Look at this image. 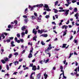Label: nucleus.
I'll use <instances>...</instances> for the list:
<instances>
[{
	"label": "nucleus",
	"instance_id": "nucleus-59",
	"mask_svg": "<svg viewBox=\"0 0 79 79\" xmlns=\"http://www.w3.org/2000/svg\"><path fill=\"white\" fill-rule=\"evenodd\" d=\"M25 53V50H23V51H22V54H23Z\"/></svg>",
	"mask_w": 79,
	"mask_h": 79
},
{
	"label": "nucleus",
	"instance_id": "nucleus-55",
	"mask_svg": "<svg viewBox=\"0 0 79 79\" xmlns=\"http://www.w3.org/2000/svg\"><path fill=\"white\" fill-rule=\"evenodd\" d=\"M74 43L76 44V43H77V40H74Z\"/></svg>",
	"mask_w": 79,
	"mask_h": 79
},
{
	"label": "nucleus",
	"instance_id": "nucleus-14",
	"mask_svg": "<svg viewBox=\"0 0 79 79\" xmlns=\"http://www.w3.org/2000/svg\"><path fill=\"white\" fill-rule=\"evenodd\" d=\"M36 39H37V35H35V37H33V40H35V41H37V40H36Z\"/></svg>",
	"mask_w": 79,
	"mask_h": 79
},
{
	"label": "nucleus",
	"instance_id": "nucleus-6",
	"mask_svg": "<svg viewBox=\"0 0 79 79\" xmlns=\"http://www.w3.org/2000/svg\"><path fill=\"white\" fill-rule=\"evenodd\" d=\"M29 7L31 8V9H30L31 11H33V10H34V8H35V7H34V6L33 7H32L31 5L29 6Z\"/></svg>",
	"mask_w": 79,
	"mask_h": 79
},
{
	"label": "nucleus",
	"instance_id": "nucleus-62",
	"mask_svg": "<svg viewBox=\"0 0 79 79\" xmlns=\"http://www.w3.org/2000/svg\"><path fill=\"white\" fill-rule=\"evenodd\" d=\"M16 42H17V43H20V40H17Z\"/></svg>",
	"mask_w": 79,
	"mask_h": 79
},
{
	"label": "nucleus",
	"instance_id": "nucleus-36",
	"mask_svg": "<svg viewBox=\"0 0 79 79\" xmlns=\"http://www.w3.org/2000/svg\"><path fill=\"white\" fill-rule=\"evenodd\" d=\"M48 54L49 55V57H50V56H51V54L50 53H48L46 54V55H48Z\"/></svg>",
	"mask_w": 79,
	"mask_h": 79
},
{
	"label": "nucleus",
	"instance_id": "nucleus-29",
	"mask_svg": "<svg viewBox=\"0 0 79 79\" xmlns=\"http://www.w3.org/2000/svg\"><path fill=\"white\" fill-rule=\"evenodd\" d=\"M46 11H51V10L50 9H49V8L46 9Z\"/></svg>",
	"mask_w": 79,
	"mask_h": 79
},
{
	"label": "nucleus",
	"instance_id": "nucleus-9",
	"mask_svg": "<svg viewBox=\"0 0 79 79\" xmlns=\"http://www.w3.org/2000/svg\"><path fill=\"white\" fill-rule=\"evenodd\" d=\"M66 32H68V31L67 30H65L64 31V33L63 34V36H64V35H65L67 34V33Z\"/></svg>",
	"mask_w": 79,
	"mask_h": 79
},
{
	"label": "nucleus",
	"instance_id": "nucleus-24",
	"mask_svg": "<svg viewBox=\"0 0 79 79\" xmlns=\"http://www.w3.org/2000/svg\"><path fill=\"white\" fill-rule=\"evenodd\" d=\"M41 44H42V45H45V43H44V41H42L41 42Z\"/></svg>",
	"mask_w": 79,
	"mask_h": 79
},
{
	"label": "nucleus",
	"instance_id": "nucleus-45",
	"mask_svg": "<svg viewBox=\"0 0 79 79\" xmlns=\"http://www.w3.org/2000/svg\"><path fill=\"white\" fill-rule=\"evenodd\" d=\"M9 40H13V38H14L13 37H9Z\"/></svg>",
	"mask_w": 79,
	"mask_h": 79
},
{
	"label": "nucleus",
	"instance_id": "nucleus-21",
	"mask_svg": "<svg viewBox=\"0 0 79 79\" xmlns=\"http://www.w3.org/2000/svg\"><path fill=\"white\" fill-rule=\"evenodd\" d=\"M5 61H8V58L7 57L4 58Z\"/></svg>",
	"mask_w": 79,
	"mask_h": 79
},
{
	"label": "nucleus",
	"instance_id": "nucleus-12",
	"mask_svg": "<svg viewBox=\"0 0 79 79\" xmlns=\"http://www.w3.org/2000/svg\"><path fill=\"white\" fill-rule=\"evenodd\" d=\"M13 63H14L15 65L16 66V64H19V62H18V61L14 62Z\"/></svg>",
	"mask_w": 79,
	"mask_h": 79
},
{
	"label": "nucleus",
	"instance_id": "nucleus-49",
	"mask_svg": "<svg viewBox=\"0 0 79 79\" xmlns=\"http://www.w3.org/2000/svg\"><path fill=\"white\" fill-rule=\"evenodd\" d=\"M17 73H18L17 72H14L13 74V75H16V74H17Z\"/></svg>",
	"mask_w": 79,
	"mask_h": 79
},
{
	"label": "nucleus",
	"instance_id": "nucleus-44",
	"mask_svg": "<svg viewBox=\"0 0 79 79\" xmlns=\"http://www.w3.org/2000/svg\"><path fill=\"white\" fill-rule=\"evenodd\" d=\"M34 15L35 16H36V17H37V16H38L37 15V14L35 13H34Z\"/></svg>",
	"mask_w": 79,
	"mask_h": 79
},
{
	"label": "nucleus",
	"instance_id": "nucleus-40",
	"mask_svg": "<svg viewBox=\"0 0 79 79\" xmlns=\"http://www.w3.org/2000/svg\"><path fill=\"white\" fill-rule=\"evenodd\" d=\"M14 55H18V52H15L14 54Z\"/></svg>",
	"mask_w": 79,
	"mask_h": 79
},
{
	"label": "nucleus",
	"instance_id": "nucleus-51",
	"mask_svg": "<svg viewBox=\"0 0 79 79\" xmlns=\"http://www.w3.org/2000/svg\"><path fill=\"white\" fill-rule=\"evenodd\" d=\"M3 34H4L5 35H8V34L6 32L3 33Z\"/></svg>",
	"mask_w": 79,
	"mask_h": 79
},
{
	"label": "nucleus",
	"instance_id": "nucleus-47",
	"mask_svg": "<svg viewBox=\"0 0 79 79\" xmlns=\"http://www.w3.org/2000/svg\"><path fill=\"white\" fill-rule=\"evenodd\" d=\"M22 34V36L23 37V35H24L25 34L24 33V32H22L21 33Z\"/></svg>",
	"mask_w": 79,
	"mask_h": 79
},
{
	"label": "nucleus",
	"instance_id": "nucleus-41",
	"mask_svg": "<svg viewBox=\"0 0 79 79\" xmlns=\"http://www.w3.org/2000/svg\"><path fill=\"white\" fill-rule=\"evenodd\" d=\"M17 37H20V34H17Z\"/></svg>",
	"mask_w": 79,
	"mask_h": 79
},
{
	"label": "nucleus",
	"instance_id": "nucleus-43",
	"mask_svg": "<svg viewBox=\"0 0 79 79\" xmlns=\"http://www.w3.org/2000/svg\"><path fill=\"white\" fill-rule=\"evenodd\" d=\"M8 27L9 29H10L11 28V25H9L8 26Z\"/></svg>",
	"mask_w": 79,
	"mask_h": 79
},
{
	"label": "nucleus",
	"instance_id": "nucleus-35",
	"mask_svg": "<svg viewBox=\"0 0 79 79\" xmlns=\"http://www.w3.org/2000/svg\"><path fill=\"white\" fill-rule=\"evenodd\" d=\"M58 1H56L55 3V5L56 6V5H57V4H58Z\"/></svg>",
	"mask_w": 79,
	"mask_h": 79
},
{
	"label": "nucleus",
	"instance_id": "nucleus-64",
	"mask_svg": "<svg viewBox=\"0 0 79 79\" xmlns=\"http://www.w3.org/2000/svg\"><path fill=\"white\" fill-rule=\"evenodd\" d=\"M65 5H66V6L67 7H68V6H69V4H65Z\"/></svg>",
	"mask_w": 79,
	"mask_h": 79
},
{
	"label": "nucleus",
	"instance_id": "nucleus-20",
	"mask_svg": "<svg viewBox=\"0 0 79 79\" xmlns=\"http://www.w3.org/2000/svg\"><path fill=\"white\" fill-rule=\"evenodd\" d=\"M74 12H77V8H75L74 9Z\"/></svg>",
	"mask_w": 79,
	"mask_h": 79
},
{
	"label": "nucleus",
	"instance_id": "nucleus-27",
	"mask_svg": "<svg viewBox=\"0 0 79 79\" xmlns=\"http://www.w3.org/2000/svg\"><path fill=\"white\" fill-rule=\"evenodd\" d=\"M1 62L3 64H5V61L4 60H2L1 61Z\"/></svg>",
	"mask_w": 79,
	"mask_h": 79
},
{
	"label": "nucleus",
	"instance_id": "nucleus-37",
	"mask_svg": "<svg viewBox=\"0 0 79 79\" xmlns=\"http://www.w3.org/2000/svg\"><path fill=\"white\" fill-rule=\"evenodd\" d=\"M24 21L27 23V21H28V20L27 19H24Z\"/></svg>",
	"mask_w": 79,
	"mask_h": 79
},
{
	"label": "nucleus",
	"instance_id": "nucleus-18",
	"mask_svg": "<svg viewBox=\"0 0 79 79\" xmlns=\"http://www.w3.org/2000/svg\"><path fill=\"white\" fill-rule=\"evenodd\" d=\"M31 19H36L34 15L31 16Z\"/></svg>",
	"mask_w": 79,
	"mask_h": 79
},
{
	"label": "nucleus",
	"instance_id": "nucleus-1",
	"mask_svg": "<svg viewBox=\"0 0 79 79\" xmlns=\"http://www.w3.org/2000/svg\"><path fill=\"white\" fill-rule=\"evenodd\" d=\"M43 32H46L47 31H45L44 30H38V33H39V34L40 33V34H42V33H43Z\"/></svg>",
	"mask_w": 79,
	"mask_h": 79
},
{
	"label": "nucleus",
	"instance_id": "nucleus-2",
	"mask_svg": "<svg viewBox=\"0 0 79 79\" xmlns=\"http://www.w3.org/2000/svg\"><path fill=\"white\" fill-rule=\"evenodd\" d=\"M44 6V4H42L37 5H34V7H42Z\"/></svg>",
	"mask_w": 79,
	"mask_h": 79
},
{
	"label": "nucleus",
	"instance_id": "nucleus-42",
	"mask_svg": "<svg viewBox=\"0 0 79 79\" xmlns=\"http://www.w3.org/2000/svg\"><path fill=\"white\" fill-rule=\"evenodd\" d=\"M52 48V47H48V50H51Z\"/></svg>",
	"mask_w": 79,
	"mask_h": 79
},
{
	"label": "nucleus",
	"instance_id": "nucleus-28",
	"mask_svg": "<svg viewBox=\"0 0 79 79\" xmlns=\"http://www.w3.org/2000/svg\"><path fill=\"white\" fill-rule=\"evenodd\" d=\"M57 12H58V10L55 9V10H54V13H57Z\"/></svg>",
	"mask_w": 79,
	"mask_h": 79
},
{
	"label": "nucleus",
	"instance_id": "nucleus-30",
	"mask_svg": "<svg viewBox=\"0 0 79 79\" xmlns=\"http://www.w3.org/2000/svg\"><path fill=\"white\" fill-rule=\"evenodd\" d=\"M10 40L9 39H7L6 40V42L7 43H8L9 42H10Z\"/></svg>",
	"mask_w": 79,
	"mask_h": 79
},
{
	"label": "nucleus",
	"instance_id": "nucleus-34",
	"mask_svg": "<svg viewBox=\"0 0 79 79\" xmlns=\"http://www.w3.org/2000/svg\"><path fill=\"white\" fill-rule=\"evenodd\" d=\"M46 18L48 19V18H50V15H47L45 16Z\"/></svg>",
	"mask_w": 79,
	"mask_h": 79
},
{
	"label": "nucleus",
	"instance_id": "nucleus-48",
	"mask_svg": "<svg viewBox=\"0 0 79 79\" xmlns=\"http://www.w3.org/2000/svg\"><path fill=\"white\" fill-rule=\"evenodd\" d=\"M77 2V1H76V0H73L72 1V3H75V2Z\"/></svg>",
	"mask_w": 79,
	"mask_h": 79
},
{
	"label": "nucleus",
	"instance_id": "nucleus-11",
	"mask_svg": "<svg viewBox=\"0 0 79 79\" xmlns=\"http://www.w3.org/2000/svg\"><path fill=\"white\" fill-rule=\"evenodd\" d=\"M77 67L76 69L74 70V71L76 72H74V74L75 75L77 74Z\"/></svg>",
	"mask_w": 79,
	"mask_h": 79
},
{
	"label": "nucleus",
	"instance_id": "nucleus-58",
	"mask_svg": "<svg viewBox=\"0 0 79 79\" xmlns=\"http://www.w3.org/2000/svg\"><path fill=\"white\" fill-rule=\"evenodd\" d=\"M20 42H23L24 41V40L23 39H21L20 40Z\"/></svg>",
	"mask_w": 79,
	"mask_h": 79
},
{
	"label": "nucleus",
	"instance_id": "nucleus-10",
	"mask_svg": "<svg viewBox=\"0 0 79 79\" xmlns=\"http://www.w3.org/2000/svg\"><path fill=\"white\" fill-rule=\"evenodd\" d=\"M44 5L43 6V7H44V8H49V7H48V5L44 4Z\"/></svg>",
	"mask_w": 79,
	"mask_h": 79
},
{
	"label": "nucleus",
	"instance_id": "nucleus-32",
	"mask_svg": "<svg viewBox=\"0 0 79 79\" xmlns=\"http://www.w3.org/2000/svg\"><path fill=\"white\" fill-rule=\"evenodd\" d=\"M7 70H8H8H9V66L8 65H6V67Z\"/></svg>",
	"mask_w": 79,
	"mask_h": 79
},
{
	"label": "nucleus",
	"instance_id": "nucleus-25",
	"mask_svg": "<svg viewBox=\"0 0 79 79\" xmlns=\"http://www.w3.org/2000/svg\"><path fill=\"white\" fill-rule=\"evenodd\" d=\"M14 23H15V25H16V24H18V21H17V20H15L14 21Z\"/></svg>",
	"mask_w": 79,
	"mask_h": 79
},
{
	"label": "nucleus",
	"instance_id": "nucleus-52",
	"mask_svg": "<svg viewBox=\"0 0 79 79\" xmlns=\"http://www.w3.org/2000/svg\"><path fill=\"white\" fill-rule=\"evenodd\" d=\"M39 26H37L36 27V30H38V29H39Z\"/></svg>",
	"mask_w": 79,
	"mask_h": 79
},
{
	"label": "nucleus",
	"instance_id": "nucleus-50",
	"mask_svg": "<svg viewBox=\"0 0 79 79\" xmlns=\"http://www.w3.org/2000/svg\"><path fill=\"white\" fill-rule=\"evenodd\" d=\"M30 67H33V64H30Z\"/></svg>",
	"mask_w": 79,
	"mask_h": 79
},
{
	"label": "nucleus",
	"instance_id": "nucleus-61",
	"mask_svg": "<svg viewBox=\"0 0 79 79\" xmlns=\"http://www.w3.org/2000/svg\"><path fill=\"white\" fill-rule=\"evenodd\" d=\"M27 33H28V31L27 30H26L25 32V34H27Z\"/></svg>",
	"mask_w": 79,
	"mask_h": 79
},
{
	"label": "nucleus",
	"instance_id": "nucleus-3",
	"mask_svg": "<svg viewBox=\"0 0 79 79\" xmlns=\"http://www.w3.org/2000/svg\"><path fill=\"white\" fill-rule=\"evenodd\" d=\"M63 74V77L64 79H66V77L64 76V71L62 73H61L60 75V77L59 78V79H60L61 78V76Z\"/></svg>",
	"mask_w": 79,
	"mask_h": 79
},
{
	"label": "nucleus",
	"instance_id": "nucleus-19",
	"mask_svg": "<svg viewBox=\"0 0 79 79\" xmlns=\"http://www.w3.org/2000/svg\"><path fill=\"white\" fill-rule=\"evenodd\" d=\"M24 29H26V27L24 26L23 27H22L21 28V30H22V31H24Z\"/></svg>",
	"mask_w": 79,
	"mask_h": 79
},
{
	"label": "nucleus",
	"instance_id": "nucleus-31",
	"mask_svg": "<svg viewBox=\"0 0 79 79\" xmlns=\"http://www.w3.org/2000/svg\"><path fill=\"white\" fill-rule=\"evenodd\" d=\"M48 61H49V59H47V60H46L45 63H48Z\"/></svg>",
	"mask_w": 79,
	"mask_h": 79
},
{
	"label": "nucleus",
	"instance_id": "nucleus-7",
	"mask_svg": "<svg viewBox=\"0 0 79 79\" xmlns=\"http://www.w3.org/2000/svg\"><path fill=\"white\" fill-rule=\"evenodd\" d=\"M32 69L34 71L37 70V68H36V66H35V65H34L32 68Z\"/></svg>",
	"mask_w": 79,
	"mask_h": 79
},
{
	"label": "nucleus",
	"instance_id": "nucleus-57",
	"mask_svg": "<svg viewBox=\"0 0 79 79\" xmlns=\"http://www.w3.org/2000/svg\"><path fill=\"white\" fill-rule=\"evenodd\" d=\"M15 42H16L18 40V38H17V37H15Z\"/></svg>",
	"mask_w": 79,
	"mask_h": 79
},
{
	"label": "nucleus",
	"instance_id": "nucleus-23",
	"mask_svg": "<svg viewBox=\"0 0 79 79\" xmlns=\"http://www.w3.org/2000/svg\"><path fill=\"white\" fill-rule=\"evenodd\" d=\"M12 56V54H9V56H8V58H11Z\"/></svg>",
	"mask_w": 79,
	"mask_h": 79
},
{
	"label": "nucleus",
	"instance_id": "nucleus-53",
	"mask_svg": "<svg viewBox=\"0 0 79 79\" xmlns=\"http://www.w3.org/2000/svg\"><path fill=\"white\" fill-rule=\"evenodd\" d=\"M69 23V20H68L66 23V24H68Z\"/></svg>",
	"mask_w": 79,
	"mask_h": 79
},
{
	"label": "nucleus",
	"instance_id": "nucleus-54",
	"mask_svg": "<svg viewBox=\"0 0 79 79\" xmlns=\"http://www.w3.org/2000/svg\"><path fill=\"white\" fill-rule=\"evenodd\" d=\"M55 16L56 17V18L57 19H58V15H55Z\"/></svg>",
	"mask_w": 79,
	"mask_h": 79
},
{
	"label": "nucleus",
	"instance_id": "nucleus-33",
	"mask_svg": "<svg viewBox=\"0 0 79 79\" xmlns=\"http://www.w3.org/2000/svg\"><path fill=\"white\" fill-rule=\"evenodd\" d=\"M37 20H41V18L39 17H37Z\"/></svg>",
	"mask_w": 79,
	"mask_h": 79
},
{
	"label": "nucleus",
	"instance_id": "nucleus-4",
	"mask_svg": "<svg viewBox=\"0 0 79 79\" xmlns=\"http://www.w3.org/2000/svg\"><path fill=\"white\" fill-rule=\"evenodd\" d=\"M69 10H65V16H67L68 15L69 13Z\"/></svg>",
	"mask_w": 79,
	"mask_h": 79
},
{
	"label": "nucleus",
	"instance_id": "nucleus-63",
	"mask_svg": "<svg viewBox=\"0 0 79 79\" xmlns=\"http://www.w3.org/2000/svg\"><path fill=\"white\" fill-rule=\"evenodd\" d=\"M75 24H76V25L77 26H79V24L78 23H75Z\"/></svg>",
	"mask_w": 79,
	"mask_h": 79
},
{
	"label": "nucleus",
	"instance_id": "nucleus-38",
	"mask_svg": "<svg viewBox=\"0 0 79 79\" xmlns=\"http://www.w3.org/2000/svg\"><path fill=\"white\" fill-rule=\"evenodd\" d=\"M73 55V53H70V56H69V58H71V56Z\"/></svg>",
	"mask_w": 79,
	"mask_h": 79
},
{
	"label": "nucleus",
	"instance_id": "nucleus-46",
	"mask_svg": "<svg viewBox=\"0 0 79 79\" xmlns=\"http://www.w3.org/2000/svg\"><path fill=\"white\" fill-rule=\"evenodd\" d=\"M23 18H27V16L25 15H23Z\"/></svg>",
	"mask_w": 79,
	"mask_h": 79
},
{
	"label": "nucleus",
	"instance_id": "nucleus-60",
	"mask_svg": "<svg viewBox=\"0 0 79 79\" xmlns=\"http://www.w3.org/2000/svg\"><path fill=\"white\" fill-rule=\"evenodd\" d=\"M37 69L38 70H39V69H40V67L39 66V65L38 66V68H37Z\"/></svg>",
	"mask_w": 79,
	"mask_h": 79
},
{
	"label": "nucleus",
	"instance_id": "nucleus-16",
	"mask_svg": "<svg viewBox=\"0 0 79 79\" xmlns=\"http://www.w3.org/2000/svg\"><path fill=\"white\" fill-rule=\"evenodd\" d=\"M66 45H67V44H63L62 48H65Z\"/></svg>",
	"mask_w": 79,
	"mask_h": 79
},
{
	"label": "nucleus",
	"instance_id": "nucleus-17",
	"mask_svg": "<svg viewBox=\"0 0 79 79\" xmlns=\"http://www.w3.org/2000/svg\"><path fill=\"white\" fill-rule=\"evenodd\" d=\"M44 76L45 79H47V76H48V75H46V73H45L44 74Z\"/></svg>",
	"mask_w": 79,
	"mask_h": 79
},
{
	"label": "nucleus",
	"instance_id": "nucleus-15",
	"mask_svg": "<svg viewBox=\"0 0 79 79\" xmlns=\"http://www.w3.org/2000/svg\"><path fill=\"white\" fill-rule=\"evenodd\" d=\"M41 36H43V37H47L48 36V35L47 34H42L41 35Z\"/></svg>",
	"mask_w": 79,
	"mask_h": 79
},
{
	"label": "nucleus",
	"instance_id": "nucleus-5",
	"mask_svg": "<svg viewBox=\"0 0 79 79\" xmlns=\"http://www.w3.org/2000/svg\"><path fill=\"white\" fill-rule=\"evenodd\" d=\"M35 28H34L33 30L32 33H33V34H34L35 35H36L37 32V31H35Z\"/></svg>",
	"mask_w": 79,
	"mask_h": 79
},
{
	"label": "nucleus",
	"instance_id": "nucleus-13",
	"mask_svg": "<svg viewBox=\"0 0 79 79\" xmlns=\"http://www.w3.org/2000/svg\"><path fill=\"white\" fill-rule=\"evenodd\" d=\"M36 77L37 79H40V73L38 74L37 75Z\"/></svg>",
	"mask_w": 79,
	"mask_h": 79
},
{
	"label": "nucleus",
	"instance_id": "nucleus-22",
	"mask_svg": "<svg viewBox=\"0 0 79 79\" xmlns=\"http://www.w3.org/2000/svg\"><path fill=\"white\" fill-rule=\"evenodd\" d=\"M33 50H34V48H33V47H32L31 50H30V53H32L33 52Z\"/></svg>",
	"mask_w": 79,
	"mask_h": 79
},
{
	"label": "nucleus",
	"instance_id": "nucleus-56",
	"mask_svg": "<svg viewBox=\"0 0 79 79\" xmlns=\"http://www.w3.org/2000/svg\"><path fill=\"white\" fill-rule=\"evenodd\" d=\"M66 27V25H64L62 26V29H64V27Z\"/></svg>",
	"mask_w": 79,
	"mask_h": 79
},
{
	"label": "nucleus",
	"instance_id": "nucleus-39",
	"mask_svg": "<svg viewBox=\"0 0 79 79\" xmlns=\"http://www.w3.org/2000/svg\"><path fill=\"white\" fill-rule=\"evenodd\" d=\"M78 15H79V14L78 13H77L76 14H75V17H77V16Z\"/></svg>",
	"mask_w": 79,
	"mask_h": 79
},
{
	"label": "nucleus",
	"instance_id": "nucleus-8",
	"mask_svg": "<svg viewBox=\"0 0 79 79\" xmlns=\"http://www.w3.org/2000/svg\"><path fill=\"white\" fill-rule=\"evenodd\" d=\"M28 58H32V53H30V54L28 55Z\"/></svg>",
	"mask_w": 79,
	"mask_h": 79
},
{
	"label": "nucleus",
	"instance_id": "nucleus-26",
	"mask_svg": "<svg viewBox=\"0 0 79 79\" xmlns=\"http://www.w3.org/2000/svg\"><path fill=\"white\" fill-rule=\"evenodd\" d=\"M48 52H49V51L48 49H46L45 50V53H46V54H47V53H48Z\"/></svg>",
	"mask_w": 79,
	"mask_h": 79
}]
</instances>
